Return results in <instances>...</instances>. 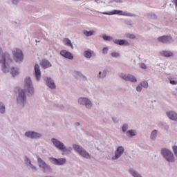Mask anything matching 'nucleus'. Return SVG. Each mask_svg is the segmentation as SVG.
I'll use <instances>...</instances> for the list:
<instances>
[{
	"label": "nucleus",
	"mask_w": 177,
	"mask_h": 177,
	"mask_svg": "<svg viewBox=\"0 0 177 177\" xmlns=\"http://www.w3.org/2000/svg\"><path fill=\"white\" fill-rule=\"evenodd\" d=\"M127 136L129 138H133V136H136L138 135V132L135 129L128 130L126 133Z\"/></svg>",
	"instance_id": "nucleus-25"
},
{
	"label": "nucleus",
	"mask_w": 177,
	"mask_h": 177,
	"mask_svg": "<svg viewBox=\"0 0 177 177\" xmlns=\"http://www.w3.org/2000/svg\"><path fill=\"white\" fill-rule=\"evenodd\" d=\"M51 142L55 147L58 149V150H60V151H62V153H66V151H68L67 147H66L64 143L59 140L57 138H52Z\"/></svg>",
	"instance_id": "nucleus-8"
},
{
	"label": "nucleus",
	"mask_w": 177,
	"mask_h": 177,
	"mask_svg": "<svg viewBox=\"0 0 177 177\" xmlns=\"http://www.w3.org/2000/svg\"><path fill=\"white\" fill-rule=\"evenodd\" d=\"M34 86L32 85V81L31 77H26L25 80L24 88L18 90V95L17 97V102L18 106L20 107H24L27 104V96H32L34 95Z\"/></svg>",
	"instance_id": "nucleus-1"
},
{
	"label": "nucleus",
	"mask_w": 177,
	"mask_h": 177,
	"mask_svg": "<svg viewBox=\"0 0 177 177\" xmlns=\"http://www.w3.org/2000/svg\"><path fill=\"white\" fill-rule=\"evenodd\" d=\"M73 148L74 149L75 151L78 153L80 156L83 157L84 158H86L87 160H91V154L84 149L82 146L77 145V144H73Z\"/></svg>",
	"instance_id": "nucleus-5"
},
{
	"label": "nucleus",
	"mask_w": 177,
	"mask_h": 177,
	"mask_svg": "<svg viewBox=\"0 0 177 177\" xmlns=\"http://www.w3.org/2000/svg\"><path fill=\"white\" fill-rule=\"evenodd\" d=\"M160 55L162 56V57H172L174 53L169 50H162L160 52Z\"/></svg>",
	"instance_id": "nucleus-22"
},
{
	"label": "nucleus",
	"mask_w": 177,
	"mask_h": 177,
	"mask_svg": "<svg viewBox=\"0 0 177 177\" xmlns=\"http://www.w3.org/2000/svg\"><path fill=\"white\" fill-rule=\"evenodd\" d=\"M174 3L175 4L176 8H177V0H174Z\"/></svg>",
	"instance_id": "nucleus-45"
},
{
	"label": "nucleus",
	"mask_w": 177,
	"mask_h": 177,
	"mask_svg": "<svg viewBox=\"0 0 177 177\" xmlns=\"http://www.w3.org/2000/svg\"><path fill=\"white\" fill-rule=\"evenodd\" d=\"M167 80L171 85H177V80H174L175 77H169Z\"/></svg>",
	"instance_id": "nucleus-32"
},
{
	"label": "nucleus",
	"mask_w": 177,
	"mask_h": 177,
	"mask_svg": "<svg viewBox=\"0 0 177 177\" xmlns=\"http://www.w3.org/2000/svg\"><path fill=\"white\" fill-rule=\"evenodd\" d=\"M93 52L91 50H87L84 51V56L86 57V59H91L92 57V53Z\"/></svg>",
	"instance_id": "nucleus-28"
},
{
	"label": "nucleus",
	"mask_w": 177,
	"mask_h": 177,
	"mask_svg": "<svg viewBox=\"0 0 177 177\" xmlns=\"http://www.w3.org/2000/svg\"><path fill=\"white\" fill-rule=\"evenodd\" d=\"M158 41L161 44H171L174 42V38L169 35H163L158 38Z\"/></svg>",
	"instance_id": "nucleus-14"
},
{
	"label": "nucleus",
	"mask_w": 177,
	"mask_h": 177,
	"mask_svg": "<svg viewBox=\"0 0 177 177\" xmlns=\"http://www.w3.org/2000/svg\"><path fill=\"white\" fill-rule=\"evenodd\" d=\"M109 52V48L108 47H104L102 49V53L103 55H107V53Z\"/></svg>",
	"instance_id": "nucleus-37"
},
{
	"label": "nucleus",
	"mask_w": 177,
	"mask_h": 177,
	"mask_svg": "<svg viewBox=\"0 0 177 177\" xmlns=\"http://www.w3.org/2000/svg\"><path fill=\"white\" fill-rule=\"evenodd\" d=\"M112 120H113V122H118V120H117L116 118H112Z\"/></svg>",
	"instance_id": "nucleus-44"
},
{
	"label": "nucleus",
	"mask_w": 177,
	"mask_h": 177,
	"mask_svg": "<svg viewBox=\"0 0 177 177\" xmlns=\"http://www.w3.org/2000/svg\"><path fill=\"white\" fill-rule=\"evenodd\" d=\"M111 56L112 57H120V53H118L117 52H113L111 53Z\"/></svg>",
	"instance_id": "nucleus-36"
},
{
	"label": "nucleus",
	"mask_w": 177,
	"mask_h": 177,
	"mask_svg": "<svg viewBox=\"0 0 177 177\" xmlns=\"http://www.w3.org/2000/svg\"><path fill=\"white\" fill-rule=\"evenodd\" d=\"M160 154L167 161V162H175V156L171 150L167 148H162L160 150Z\"/></svg>",
	"instance_id": "nucleus-4"
},
{
	"label": "nucleus",
	"mask_w": 177,
	"mask_h": 177,
	"mask_svg": "<svg viewBox=\"0 0 177 177\" xmlns=\"http://www.w3.org/2000/svg\"><path fill=\"white\" fill-rule=\"evenodd\" d=\"M78 103L80 106H84L86 109H91L92 106H93L92 101L88 97H80L78 99Z\"/></svg>",
	"instance_id": "nucleus-11"
},
{
	"label": "nucleus",
	"mask_w": 177,
	"mask_h": 177,
	"mask_svg": "<svg viewBox=\"0 0 177 177\" xmlns=\"http://www.w3.org/2000/svg\"><path fill=\"white\" fill-rule=\"evenodd\" d=\"M176 38L177 39V37Z\"/></svg>",
	"instance_id": "nucleus-48"
},
{
	"label": "nucleus",
	"mask_w": 177,
	"mask_h": 177,
	"mask_svg": "<svg viewBox=\"0 0 177 177\" xmlns=\"http://www.w3.org/2000/svg\"><path fill=\"white\" fill-rule=\"evenodd\" d=\"M140 84L142 88H145V89H147L149 88V83L146 80L143 81Z\"/></svg>",
	"instance_id": "nucleus-33"
},
{
	"label": "nucleus",
	"mask_w": 177,
	"mask_h": 177,
	"mask_svg": "<svg viewBox=\"0 0 177 177\" xmlns=\"http://www.w3.org/2000/svg\"><path fill=\"white\" fill-rule=\"evenodd\" d=\"M75 125H76V127H80L81 125V124L78 122H75Z\"/></svg>",
	"instance_id": "nucleus-43"
},
{
	"label": "nucleus",
	"mask_w": 177,
	"mask_h": 177,
	"mask_svg": "<svg viewBox=\"0 0 177 177\" xmlns=\"http://www.w3.org/2000/svg\"><path fill=\"white\" fill-rule=\"evenodd\" d=\"M83 34H84V35L86 37H92V35H93V34H95V31L93 30H84Z\"/></svg>",
	"instance_id": "nucleus-31"
},
{
	"label": "nucleus",
	"mask_w": 177,
	"mask_h": 177,
	"mask_svg": "<svg viewBox=\"0 0 177 177\" xmlns=\"http://www.w3.org/2000/svg\"><path fill=\"white\" fill-rule=\"evenodd\" d=\"M35 76L36 78V81L39 82L41 81V68H39V65L38 64H36L35 65Z\"/></svg>",
	"instance_id": "nucleus-17"
},
{
	"label": "nucleus",
	"mask_w": 177,
	"mask_h": 177,
	"mask_svg": "<svg viewBox=\"0 0 177 177\" xmlns=\"http://www.w3.org/2000/svg\"><path fill=\"white\" fill-rule=\"evenodd\" d=\"M152 17L153 19H156L157 17L156 16V15H152Z\"/></svg>",
	"instance_id": "nucleus-46"
},
{
	"label": "nucleus",
	"mask_w": 177,
	"mask_h": 177,
	"mask_svg": "<svg viewBox=\"0 0 177 177\" xmlns=\"http://www.w3.org/2000/svg\"><path fill=\"white\" fill-rule=\"evenodd\" d=\"M95 2H97V0H95Z\"/></svg>",
	"instance_id": "nucleus-47"
},
{
	"label": "nucleus",
	"mask_w": 177,
	"mask_h": 177,
	"mask_svg": "<svg viewBox=\"0 0 177 177\" xmlns=\"http://www.w3.org/2000/svg\"><path fill=\"white\" fill-rule=\"evenodd\" d=\"M125 24H127V26H133V21H126Z\"/></svg>",
	"instance_id": "nucleus-39"
},
{
	"label": "nucleus",
	"mask_w": 177,
	"mask_h": 177,
	"mask_svg": "<svg viewBox=\"0 0 177 177\" xmlns=\"http://www.w3.org/2000/svg\"><path fill=\"white\" fill-rule=\"evenodd\" d=\"M136 91H137V92H142V85L138 84L136 86Z\"/></svg>",
	"instance_id": "nucleus-38"
},
{
	"label": "nucleus",
	"mask_w": 177,
	"mask_h": 177,
	"mask_svg": "<svg viewBox=\"0 0 177 177\" xmlns=\"http://www.w3.org/2000/svg\"><path fill=\"white\" fill-rule=\"evenodd\" d=\"M12 56L16 63H21L24 60V54L20 48H15L12 51Z\"/></svg>",
	"instance_id": "nucleus-7"
},
{
	"label": "nucleus",
	"mask_w": 177,
	"mask_h": 177,
	"mask_svg": "<svg viewBox=\"0 0 177 177\" xmlns=\"http://www.w3.org/2000/svg\"><path fill=\"white\" fill-rule=\"evenodd\" d=\"M19 1L20 0H12V3L14 5H17V3H19Z\"/></svg>",
	"instance_id": "nucleus-42"
},
{
	"label": "nucleus",
	"mask_w": 177,
	"mask_h": 177,
	"mask_svg": "<svg viewBox=\"0 0 177 177\" xmlns=\"http://www.w3.org/2000/svg\"><path fill=\"white\" fill-rule=\"evenodd\" d=\"M128 127H129L128 124H124L122 125V132H124V133H125V132H126V133H127V132H128Z\"/></svg>",
	"instance_id": "nucleus-34"
},
{
	"label": "nucleus",
	"mask_w": 177,
	"mask_h": 177,
	"mask_svg": "<svg viewBox=\"0 0 177 177\" xmlns=\"http://www.w3.org/2000/svg\"><path fill=\"white\" fill-rule=\"evenodd\" d=\"M12 62V58H10V55L8 53H4L2 55L0 54V63L2 64V71L3 73H8L9 69H8V66Z\"/></svg>",
	"instance_id": "nucleus-3"
},
{
	"label": "nucleus",
	"mask_w": 177,
	"mask_h": 177,
	"mask_svg": "<svg viewBox=\"0 0 177 177\" xmlns=\"http://www.w3.org/2000/svg\"><path fill=\"white\" fill-rule=\"evenodd\" d=\"M73 75L75 77V78H76V80H80V78H82L83 81H87L86 76L84 75V74H82V73H81L80 71H74L73 72Z\"/></svg>",
	"instance_id": "nucleus-18"
},
{
	"label": "nucleus",
	"mask_w": 177,
	"mask_h": 177,
	"mask_svg": "<svg viewBox=\"0 0 177 177\" xmlns=\"http://www.w3.org/2000/svg\"><path fill=\"white\" fill-rule=\"evenodd\" d=\"M25 164L28 165V167H30L33 172L37 171V167L34 166L33 164L31 163V160H30V158L27 156L25 157Z\"/></svg>",
	"instance_id": "nucleus-21"
},
{
	"label": "nucleus",
	"mask_w": 177,
	"mask_h": 177,
	"mask_svg": "<svg viewBox=\"0 0 177 177\" xmlns=\"http://www.w3.org/2000/svg\"><path fill=\"white\" fill-rule=\"evenodd\" d=\"M52 66V64L48 59H43L41 61V66L43 68H49Z\"/></svg>",
	"instance_id": "nucleus-24"
},
{
	"label": "nucleus",
	"mask_w": 177,
	"mask_h": 177,
	"mask_svg": "<svg viewBox=\"0 0 177 177\" xmlns=\"http://www.w3.org/2000/svg\"><path fill=\"white\" fill-rule=\"evenodd\" d=\"M5 113H6V106L2 101H0V114H5Z\"/></svg>",
	"instance_id": "nucleus-26"
},
{
	"label": "nucleus",
	"mask_w": 177,
	"mask_h": 177,
	"mask_svg": "<svg viewBox=\"0 0 177 177\" xmlns=\"http://www.w3.org/2000/svg\"><path fill=\"white\" fill-rule=\"evenodd\" d=\"M111 2H115V3H122L124 0H113Z\"/></svg>",
	"instance_id": "nucleus-40"
},
{
	"label": "nucleus",
	"mask_w": 177,
	"mask_h": 177,
	"mask_svg": "<svg viewBox=\"0 0 177 177\" xmlns=\"http://www.w3.org/2000/svg\"><path fill=\"white\" fill-rule=\"evenodd\" d=\"M168 118L171 120V121H175L177 122V113L174 111H170L166 113Z\"/></svg>",
	"instance_id": "nucleus-20"
},
{
	"label": "nucleus",
	"mask_w": 177,
	"mask_h": 177,
	"mask_svg": "<svg viewBox=\"0 0 177 177\" xmlns=\"http://www.w3.org/2000/svg\"><path fill=\"white\" fill-rule=\"evenodd\" d=\"M26 138L28 139H41L42 138V134L35 131H28L25 133Z\"/></svg>",
	"instance_id": "nucleus-12"
},
{
	"label": "nucleus",
	"mask_w": 177,
	"mask_h": 177,
	"mask_svg": "<svg viewBox=\"0 0 177 177\" xmlns=\"http://www.w3.org/2000/svg\"><path fill=\"white\" fill-rule=\"evenodd\" d=\"M11 74L12 77H16L17 75H19V69L15 67L11 68Z\"/></svg>",
	"instance_id": "nucleus-30"
},
{
	"label": "nucleus",
	"mask_w": 177,
	"mask_h": 177,
	"mask_svg": "<svg viewBox=\"0 0 177 177\" xmlns=\"http://www.w3.org/2000/svg\"><path fill=\"white\" fill-rule=\"evenodd\" d=\"M157 133H158V131L157 130H153L151 133L150 139L152 140H156L157 139Z\"/></svg>",
	"instance_id": "nucleus-29"
},
{
	"label": "nucleus",
	"mask_w": 177,
	"mask_h": 177,
	"mask_svg": "<svg viewBox=\"0 0 177 177\" xmlns=\"http://www.w3.org/2000/svg\"><path fill=\"white\" fill-rule=\"evenodd\" d=\"M100 37L102 38V39H104V41L108 42L113 41V42L115 45H119L120 46H129L131 45V44L129 43V41H128V40L117 39H113V37L110 35H107L106 34H102L100 36Z\"/></svg>",
	"instance_id": "nucleus-2"
},
{
	"label": "nucleus",
	"mask_w": 177,
	"mask_h": 177,
	"mask_svg": "<svg viewBox=\"0 0 177 177\" xmlns=\"http://www.w3.org/2000/svg\"><path fill=\"white\" fill-rule=\"evenodd\" d=\"M44 81L46 82V85L50 88V89H56V84H55L53 79L50 77H45Z\"/></svg>",
	"instance_id": "nucleus-16"
},
{
	"label": "nucleus",
	"mask_w": 177,
	"mask_h": 177,
	"mask_svg": "<svg viewBox=\"0 0 177 177\" xmlns=\"http://www.w3.org/2000/svg\"><path fill=\"white\" fill-rule=\"evenodd\" d=\"M64 42L65 45H66V46H69L72 49L74 48V46H73V43H71V40H70V39L65 38L64 39Z\"/></svg>",
	"instance_id": "nucleus-27"
},
{
	"label": "nucleus",
	"mask_w": 177,
	"mask_h": 177,
	"mask_svg": "<svg viewBox=\"0 0 177 177\" xmlns=\"http://www.w3.org/2000/svg\"><path fill=\"white\" fill-rule=\"evenodd\" d=\"M127 38H130V39H135L136 38V36L133 34L127 33L126 34Z\"/></svg>",
	"instance_id": "nucleus-35"
},
{
	"label": "nucleus",
	"mask_w": 177,
	"mask_h": 177,
	"mask_svg": "<svg viewBox=\"0 0 177 177\" xmlns=\"http://www.w3.org/2000/svg\"><path fill=\"white\" fill-rule=\"evenodd\" d=\"M49 160L51 164H54V165H64L67 162V160L64 158H50Z\"/></svg>",
	"instance_id": "nucleus-13"
},
{
	"label": "nucleus",
	"mask_w": 177,
	"mask_h": 177,
	"mask_svg": "<svg viewBox=\"0 0 177 177\" xmlns=\"http://www.w3.org/2000/svg\"><path fill=\"white\" fill-rule=\"evenodd\" d=\"M124 151H125V149H124V147L119 146L116 148V150L115 151V156L112 157V160H118L124 154Z\"/></svg>",
	"instance_id": "nucleus-15"
},
{
	"label": "nucleus",
	"mask_w": 177,
	"mask_h": 177,
	"mask_svg": "<svg viewBox=\"0 0 177 177\" xmlns=\"http://www.w3.org/2000/svg\"><path fill=\"white\" fill-rule=\"evenodd\" d=\"M140 67L141 68H144V70H145V68H147V66L144 63H142L140 64Z\"/></svg>",
	"instance_id": "nucleus-41"
},
{
	"label": "nucleus",
	"mask_w": 177,
	"mask_h": 177,
	"mask_svg": "<svg viewBox=\"0 0 177 177\" xmlns=\"http://www.w3.org/2000/svg\"><path fill=\"white\" fill-rule=\"evenodd\" d=\"M37 162L39 168H41L43 172L46 173L52 171V167H50L49 165L46 164V162L39 156L37 157Z\"/></svg>",
	"instance_id": "nucleus-9"
},
{
	"label": "nucleus",
	"mask_w": 177,
	"mask_h": 177,
	"mask_svg": "<svg viewBox=\"0 0 177 177\" xmlns=\"http://www.w3.org/2000/svg\"><path fill=\"white\" fill-rule=\"evenodd\" d=\"M102 15H106L108 16H113L114 15H119V16H128L129 17H135V14L124 12L121 10H113L110 12H102Z\"/></svg>",
	"instance_id": "nucleus-6"
},
{
	"label": "nucleus",
	"mask_w": 177,
	"mask_h": 177,
	"mask_svg": "<svg viewBox=\"0 0 177 177\" xmlns=\"http://www.w3.org/2000/svg\"><path fill=\"white\" fill-rule=\"evenodd\" d=\"M119 77L120 78H122V80H124V81H129L133 84L138 82V79L136 77L131 74H125L124 73H121L119 74Z\"/></svg>",
	"instance_id": "nucleus-10"
},
{
	"label": "nucleus",
	"mask_w": 177,
	"mask_h": 177,
	"mask_svg": "<svg viewBox=\"0 0 177 177\" xmlns=\"http://www.w3.org/2000/svg\"><path fill=\"white\" fill-rule=\"evenodd\" d=\"M60 55L63 57H65V59H68L69 60H73V59H74L73 54L66 50H61Z\"/></svg>",
	"instance_id": "nucleus-19"
},
{
	"label": "nucleus",
	"mask_w": 177,
	"mask_h": 177,
	"mask_svg": "<svg viewBox=\"0 0 177 177\" xmlns=\"http://www.w3.org/2000/svg\"><path fill=\"white\" fill-rule=\"evenodd\" d=\"M107 73H109V70L107 68L104 69L102 71H100L97 75V78H100L101 80H103V78H106Z\"/></svg>",
	"instance_id": "nucleus-23"
}]
</instances>
